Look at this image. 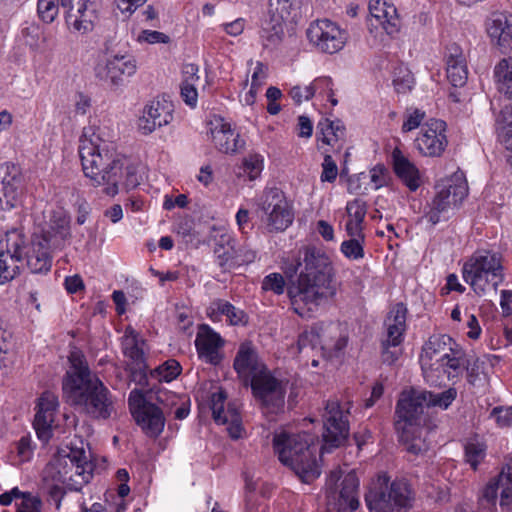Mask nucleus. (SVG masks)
I'll return each instance as SVG.
<instances>
[{
    "instance_id": "obj_1",
    "label": "nucleus",
    "mask_w": 512,
    "mask_h": 512,
    "mask_svg": "<svg viewBox=\"0 0 512 512\" xmlns=\"http://www.w3.org/2000/svg\"><path fill=\"white\" fill-rule=\"evenodd\" d=\"M70 216L63 209L51 212L48 221L35 228L30 242L22 229L0 235V285L16 278L24 264L32 273H47L53 253L62 250L71 237Z\"/></svg>"
},
{
    "instance_id": "obj_2",
    "label": "nucleus",
    "mask_w": 512,
    "mask_h": 512,
    "mask_svg": "<svg viewBox=\"0 0 512 512\" xmlns=\"http://www.w3.org/2000/svg\"><path fill=\"white\" fill-rule=\"evenodd\" d=\"M78 151L84 175L92 186L102 187L105 195L114 197L121 189L130 190L140 184L137 166L118 151L113 141L104 138L100 127L83 128Z\"/></svg>"
},
{
    "instance_id": "obj_3",
    "label": "nucleus",
    "mask_w": 512,
    "mask_h": 512,
    "mask_svg": "<svg viewBox=\"0 0 512 512\" xmlns=\"http://www.w3.org/2000/svg\"><path fill=\"white\" fill-rule=\"evenodd\" d=\"M303 263L304 268L297 279L288 286L282 274L273 272L263 278L261 288L275 295H282L287 288L293 311L301 317H309L335 293L332 286L333 268L325 254L313 249L305 251Z\"/></svg>"
},
{
    "instance_id": "obj_4",
    "label": "nucleus",
    "mask_w": 512,
    "mask_h": 512,
    "mask_svg": "<svg viewBox=\"0 0 512 512\" xmlns=\"http://www.w3.org/2000/svg\"><path fill=\"white\" fill-rule=\"evenodd\" d=\"M69 362L70 368L62 383L68 402L92 418H110L115 411L113 396L103 382L91 373L84 355L77 350L71 351Z\"/></svg>"
},
{
    "instance_id": "obj_5",
    "label": "nucleus",
    "mask_w": 512,
    "mask_h": 512,
    "mask_svg": "<svg viewBox=\"0 0 512 512\" xmlns=\"http://www.w3.org/2000/svg\"><path fill=\"white\" fill-rule=\"evenodd\" d=\"M422 374L427 384L443 385V377L449 381L460 378L467 369L465 353L446 334L432 335L422 347L419 358Z\"/></svg>"
},
{
    "instance_id": "obj_6",
    "label": "nucleus",
    "mask_w": 512,
    "mask_h": 512,
    "mask_svg": "<svg viewBox=\"0 0 512 512\" xmlns=\"http://www.w3.org/2000/svg\"><path fill=\"white\" fill-rule=\"evenodd\" d=\"M273 447L280 462L290 467L304 483H310L320 476L316 447L309 434L280 431L273 437Z\"/></svg>"
},
{
    "instance_id": "obj_7",
    "label": "nucleus",
    "mask_w": 512,
    "mask_h": 512,
    "mask_svg": "<svg viewBox=\"0 0 512 512\" xmlns=\"http://www.w3.org/2000/svg\"><path fill=\"white\" fill-rule=\"evenodd\" d=\"M464 281L481 296L488 291H497L505 280L504 257L501 252L492 249H479L464 263L462 268Z\"/></svg>"
},
{
    "instance_id": "obj_8",
    "label": "nucleus",
    "mask_w": 512,
    "mask_h": 512,
    "mask_svg": "<svg viewBox=\"0 0 512 512\" xmlns=\"http://www.w3.org/2000/svg\"><path fill=\"white\" fill-rule=\"evenodd\" d=\"M413 495L404 480L390 482L386 473H380L365 494L370 512H407L412 507Z\"/></svg>"
},
{
    "instance_id": "obj_9",
    "label": "nucleus",
    "mask_w": 512,
    "mask_h": 512,
    "mask_svg": "<svg viewBox=\"0 0 512 512\" xmlns=\"http://www.w3.org/2000/svg\"><path fill=\"white\" fill-rule=\"evenodd\" d=\"M49 469L57 482L66 484L70 490L78 491L92 477V465L83 449L71 448L69 452L62 451L50 463Z\"/></svg>"
},
{
    "instance_id": "obj_10",
    "label": "nucleus",
    "mask_w": 512,
    "mask_h": 512,
    "mask_svg": "<svg viewBox=\"0 0 512 512\" xmlns=\"http://www.w3.org/2000/svg\"><path fill=\"white\" fill-rule=\"evenodd\" d=\"M255 203L258 217L268 232H282L293 223L292 208L279 188H265Z\"/></svg>"
},
{
    "instance_id": "obj_11",
    "label": "nucleus",
    "mask_w": 512,
    "mask_h": 512,
    "mask_svg": "<svg viewBox=\"0 0 512 512\" xmlns=\"http://www.w3.org/2000/svg\"><path fill=\"white\" fill-rule=\"evenodd\" d=\"M468 194V186L463 174L456 173L446 180L433 198L424 219L432 226L449 218V212L462 203Z\"/></svg>"
},
{
    "instance_id": "obj_12",
    "label": "nucleus",
    "mask_w": 512,
    "mask_h": 512,
    "mask_svg": "<svg viewBox=\"0 0 512 512\" xmlns=\"http://www.w3.org/2000/svg\"><path fill=\"white\" fill-rule=\"evenodd\" d=\"M341 478V471L330 472L327 480V510L328 512H353L358 509L359 479L355 471L348 472L341 482V489L336 490V483Z\"/></svg>"
},
{
    "instance_id": "obj_13",
    "label": "nucleus",
    "mask_w": 512,
    "mask_h": 512,
    "mask_svg": "<svg viewBox=\"0 0 512 512\" xmlns=\"http://www.w3.org/2000/svg\"><path fill=\"white\" fill-rule=\"evenodd\" d=\"M253 396L270 412H277L284 406L287 381L276 372L264 369L248 382Z\"/></svg>"
},
{
    "instance_id": "obj_14",
    "label": "nucleus",
    "mask_w": 512,
    "mask_h": 512,
    "mask_svg": "<svg viewBox=\"0 0 512 512\" xmlns=\"http://www.w3.org/2000/svg\"><path fill=\"white\" fill-rule=\"evenodd\" d=\"M128 403L137 424L147 436L157 437L162 433L165 426L163 411L157 405L147 401L141 390H132Z\"/></svg>"
},
{
    "instance_id": "obj_15",
    "label": "nucleus",
    "mask_w": 512,
    "mask_h": 512,
    "mask_svg": "<svg viewBox=\"0 0 512 512\" xmlns=\"http://www.w3.org/2000/svg\"><path fill=\"white\" fill-rule=\"evenodd\" d=\"M65 23L72 33L85 35L93 31L99 20V4L96 0H61Z\"/></svg>"
},
{
    "instance_id": "obj_16",
    "label": "nucleus",
    "mask_w": 512,
    "mask_h": 512,
    "mask_svg": "<svg viewBox=\"0 0 512 512\" xmlns=\"http://www.w3.org/2000/svg\"><path fill=\"white\" fill-rule=\"evenodd\" d=\"M306 35L310 44L320 52L328 54L342 50L348 40L346 30L329 19H318L312 22Z\"/></svg>"
},
{
    "instance_id": "obj_17",
    "label": "nucleus",
    "mask_w": 512,
    "mask_h": 512,
    "mask_svg": "<svg viewBox=\"0 0 512 512\" xmlns=\"http://www.w3.org/2000/svg\"><path fill=\"white\" fill-rule=\"evenodd\" d=\"M368 27L379 43L385 41V35L393 36L399 32L400 20L396 7L386 0H370Z\"/></svg>"
},
{
    "instance_id": "obj_18",
    "label": "nucleus",
    "mask_w": 512,
    "mask_h": 512,
    "mask_svg": "<svg viewBox=\"0 0 512 512\" xmlns=\"http://www.w3.org/2000/svg\"><path fill=\"white\" fill-rule=\"evenodd\" d=\"M348 413L349 407H342L337 400L327 402L323 415V440L325 445L322 447V453L327 451V446L331 448L338 447L347 438L349 434Z\"/></svg>"
},
{
    "instance_id": "obj_19",
    "label": "nucleus",
    "mask_w": 512,
    "mask_h": 512,
    "mask_svg": "<svg viewBox=\"0 0 512 512\" xmlns=\"http://www.w3.org/2000/svg\"><path fill=\"white\" fill-rule=\"evenodd\" d=\"M406 308L402 303L396 304L389 312L386 320V338L382 341L383 362L393 364L400 355L398 348L403 341L406 330Z\"/></svg>"
},
{
    "instance_id": "obj_20",
    "label": "nucleus",
    "mask_w": 512,
    "mask_h": 512,
    "mask_svg": "<svg viewBox=\"0 0 512 512\" xmlns=\"http://www.w3.org/2000/svg\"><path fill=\"white\" fill-rule=\"evenodd\" d=\"M447 145L446 123L439 119H430L425 122L415 139L417 150L426 157L441 156Z\"/></svg>"
},
{
    "instance_id": "obj_21",
    "label": "nucleus",
    "mask_w": 512,
    "mask_h": 512,
    "mask_svg": "<svg viewBox=\"0 0 512 512\" xmlns=\"http://www.w3.org/2000/svg\"><path fill=\"white\" fill-rule=\"evenodd\" d=\"M226 398V393L221 389L212 393L210 398L212 416L216 423L227 425V431L231 438L239 439L242 433L239 407L235 402H229L226 405Z\"/></svg>"
},
{
    "instance_id": "obj_22",
    "label": "nucleus",
    "mask_w": 512,
    "mask_h": 512,
    "mask_svg": "<svg viewBox=\"0 0 512 512\" xmlns=\"http://www.w3.org/2000/svg\"><path fill=\"white\" fill-rule=\"evenodd\" d=\"M22 193L23 179L19 167L9 163L0 164V211L18 206Z\"/></svg>"
},
{
    "instance_id": "obj_23",
    "label": "nucleus",
    "mask_w": 512,
    "mask_h": 512,
    "mask_svg": "<svg viewBox=\"0 0 512 512\" xmlns=\"http://www.w3.org/2000/svg\"><path fill=\"white\" fill-rule=\"evenodd\" d=\"M58 408V397L54 393L45 391L41 394L34 419V428L39 439L47 441L52 436V431L57 428Z\"/></svg>"
},
{
    "instance_id": "obj_24",
    "label": "nucleus",
    "mask_w": 512,
    "mask_h": 512,
    "mask_svg": "<svg viewBox=\"0 0 512 512\" xmlns=\"http://www.w3.org/2000/svg\"><path fill=\"white\" fill-rule=\"evenodd\" d=\"M208 129L215 148L225 154H234L245 146L239 133L222 117L215 116L208 122Z\"/></svg>"
},
{
    "instance_id": "obj_25",
    "label": "nucleus",
    "mask_w": 512,
    "mask_h": 512,
    "mask_svg": "<svg viewBox=\"0 0 512 512\" xmlns=\"http://www.w3.org/2000/svg\"><path fill=\"white\" fill-rule=\"evenodd\" d=\"M173 104L165 99L150 101L143 109L138 120V128L149 135L157 128L168 125L173 119Z\"/></svg>"
},
{
    "instance_id": "obj_26",
    "label": "nucleus",
    "mask_w": 512,
    "mask_h": 512,
    "mask_svg": "<svg viewBox=\"0 0 512 512\" xmlns=\"http://www.w3.org/2000/svg\"><path fill=\"white\" fill-rule=\"evenodd\" d=\"M233 367L246 385L254 376L267 368L259 358L256 347L249 341L240 344Z\"/></svg>"
},
{
    "instance_id": "obj_27",
    "label": "nucleus",
    "mask_w": 512,
    "mask_h": 512,
    "mask_svg": "<svg viewBox=\"0 0 512 512\" xmlns=\"http://www.w3.org/2000/svg\"><path fill=\"white\" fill-rule=\"evenodd\" d=\"M224 341L220 334L209 325L201 324L198 328L195 346L200 359L206 363L217 365L221 361L220 349Z\"/></svg>"
},
{
    "instance_id": "obj_28",
    "label": "nucleus",
    "mask_w": 512,
    "mask_h": 512,
    "mask_svg": "<svg viewBox=\"0 0 512 512\" xmlns=\"http://www.w3.org/2000/svg\"><path fill=\"white\" fill-rule=\"evenodd\" d=\"M105 75L102 76L113 86H120L124 82V77H131L137 71V61L135 57L128 53L111 54L106 59Z\"/></svg>"
},
{
    "instance_id": "obj_29",
    "label": "nucleus",
    "mask_w": 512,
    "mask_h": 512,
    "mask_svg": "<svg viewBox=\"0 0 512 512\" xmlns=\"http://www.w3.org/2000/svg\"><path fill=\"white\" fill-rule=\"evenodd\" d=\"M323 325H316L309 331H304L298 337L297 351L300 353L304 348L311 346L315 348L320 346L322 350L327 351L329 356L337 355L347 345V338L339 336L336 340L323 338Z\"/></svg>"
},
{
    "instance_id": "obj_30",
    "label": "nucleus",
    "mask_w": 512,
    "mask_h": 512,
    "mask_svg": "<svg viewBox=\"0 0 512 512\" xmlns=\"http://www.w3.org/2000/svg\"><path fill=\"white\" fill-rule=\"evenodd\" d=\"M423 390L412 389L404 391L398 400L396 407L397 421H401L402 425H419V417L427 407V401L421 398Z\"/></svg>"
},
{
    "instance_id": "obj_31",
    "label": "nucleus",
    "mask_w": 512,
    "mask_h": 512,
    "mask_svg": "<svg viewBox=\"0 0 512 512\" xmlns=\"http://www.w3.org/2000/svg\"><path fill=\"white\" fill-rule=\"evenodd\" d=\"M395 175L411 192L416 191L422 184V178L417 166L403 152L395 148L391 154Z\"/></svg>"
},
{
    "instance_id": "obj_32",
    "label": "nucleus",
    "mask_w": 512,
    "mask_h": 512,
    "mask_svg": "<svg viewBox=\"0 0 512 512\" xmlns=\"http://www.w3.org/2000/svg\"><path fill=\"white\" fill-rule=\"evenodd\" d=\"M447 79L454 87H462L468 78L466 57L456 43L450 44L446 51Z\"/></svg>"
},
{
    "instance_id": "obj_33",
    "label": "nucleus",
    "mask_w": 512,
    "mask_h": 512,
    "mask_svg": "<svg viewBox=\"0 0 512 512\" xmlns=\"http://www.w3.org/2000/svg\"><path fill=\"white\" fill-rule=\"evenodd\" d=\"M487 33L502 49L512 47V14L507 12L492 13L487 21Z\"/></svg>"
},
{
    "instance_id": "obj_34",
    "label": "nucleus",
    "mask_w": 512,
    "mask_h": 512,
    "mask_svg": "<svg viewBox=\"0 0 512 512\" xmlns=\"http://www.w3.org/2000/svg\"><path fill=\"white\" fill-rule=\"evenodd\" d=\"M14 504L15 512H42V500L30 491H22L19 487H13L0 495V505Z\"/></svg>"
},
{
    "instance_id": "obj_35",
    "label": "nucleus",
    "mask_w": 512,
    "mask_h": 512,
    "mask_svg": "<svg viewBox=\"0 0 512 512\" xmlns=\"http://www.w3.org/2000/svg\"><path fill=\"white\" fill-rule=\"evenodd\" d=\"M145 346L146 342L143 337L131 326H128L121 339L122 352L141 371L148 368L145 360Z\"/></svg>"
},
{
    "instance_id": "obj_36",
    "label": "nucleus",
    "mask_w": 512,
    "mask_h": 512,
    "mask_svg": "<svg viewBox=\"0 0 512 512\" xmlns=\"http://www.w3.org/2000/svg\"><path fill=\"white\" fill-rule=\"evenodd\" d=\"M396 430L399 433V440L405 445L408 452L418 455L429 449L425 435L427 431L420 425H402L401 421H396Z\"/></svg>"
},
{
    "instance_id": "obj_37",
    "label": "nucleus",
    "mask_w": 512,
    "mask_h": 512,
    "mask_svg": "<svg viewBox=\"0 0 512 512\" xmlns=\"http://www.w3.org/2000/svg\"><path fill=\"white\" fill-rule=\"evenodd\" d=\"M348 220L346 231L349 236H360L363 233V222L367 212L366 203L361 199L349 201L346 205Z\"/></svg>"
},
{
    "instance_id": "obj_38",
    "label": "nucleus",
    "mask_w": 512,
    "mask_h": 512,
    "mask_svg": "<svg viewBox=\"0 0 512 512\" xmlns=\"http://www.w3.org/2000/svg\"><path fill=\"white\" fill-rule=\"evenodd\" d=\"M226 316L227 320L232 325H238L244 321V312L230 302L222 299L213 301L209 307V316L215 320L220 316Z\"/></svg>"
},
{
    "instance_id": "obj_39",
    "label": "nucleus",
    "mask_w": 512,
    "mask_h": 512,
    "mask_svg": "<svg viewBox=\"0 0 512 512\" xmlns=\"http://www.w3.org/2000/svg\"><path fill=\"white\" fill-rule=\"evenodd\" d=\"M299 4L300 0H270V12L275 22L274 28L280 26L281 22L294 18Z\"/></svg>"
},
{
    "instance_id": "obj_40",
    "label": "nucleus",
    "mask_w": 512,
    "mask_h": 512,
    "mask_svg": "<svg viewBox=\"0 0 512 512\" xmlns=\"http://www.w3.org/2000/svg\"><path fill=\"white\" fill-rule=\"evenodd\" d=\"M487 445L478 438H470L464 445L465 461L474 470L477 469L486 457Z\"/></svg>"
},
{
    "instance_id": "obj_41",
    "label": "nucleus",
    "mask_w": 512,
    "mask_h": 512,
    "mask_svg": "<svg viewBox=\"0 0 512 512\" xmlns=\"http://www.w3.org/2000/svg\"><path fill=\"white\" fill-rule=\"evenodd\" d=\"M317 128L322 136L321 141L327 145L333 146L345 136V128L338 120L323 119L318 123Z\"/></svg>"
},
{
    "instance_id": "obj_42",
    "label": "nucleus",
    "mask_w": 512,
    "mask_h": 512,
    "mask_svg": "<svg viewBox=\"0 0 512 512\" xmlns=\"http://www.w3.org/2000/svg\"><path fill=\"white\" fill-rule=\"evenodd\" d=\"M420 395V399L427 401V407H437L446 410L457 398V390L454 387H450L441 393L423 390Z\"/></svg>"
},
{
    "instance_id": "obj_43",
    "label": "nucleus",
    "mask_w": 512,
    "mask_h": 512,
    "mask_svg": "<svg viewBox=\"0 0 512 512\" xmlns=\"http://www.w3.org/2000/svg\"><path fill=\"white\" fill-rule=\"evenodd\" d=\"M494 73L499 82V91L512 98V58L502 59L495 66Z\"/></svg>"
},
{
    "instance_id": "obj_44",
    "label": "nucleus",
    "mask_w": 512,
    "mask_h": 512,
    "mask_svg": "<svg viewBox=\"0 0 512 512\" xmlns=\"http://www.w3.org/2000/svg\"><path fill=\"white\" fill-rule=\"evenodd\" d=\"M212 239L214 241L215 258H220L223 265L226 264L227 258H224V249L236 244L234 235L225 228H213Z\"/></svg>"
},
{
    "instance_id": "obj_45",
    "label": "nucleus",
    "mask_w": 512,
    "mask_h": 512,
    "mask_svg": "<svg viewBox=\"0 0 512 512\" xmlns=\"http://www.w3.org/2000/svg\"><path fill=\"white\" fill-rule=\"evenodd\" d=\"M181 365L175 359H169L150 371L152 378L162 382H171L181 373Z\"/></svg>"
},
{
    "instance_id": "obj_46",
    "label": "nucleus",
    "mask_w": 512,
    "mask_h": 512,
    "mask_svg": "<svg viewBox=\"0 0 512 512\" xmlns=\"http://www.w3.org/2000/svg\"><path fill=\"white\" fill-rule=\"evenodd\" d=\"M500 481V505L507 506L512 503V459L499 474Z\"/></svg>"
},
{
    "instance_id": "obj_47",
    "label": "nucleus",
    "mask_w": 512,
    "mask_h": 512,
    "mask_svg": "<svg viewBox=\"0 0 512 512\" xmlns=\"http://www.w3.org/2000/svg\"><path fill=\"white\" fill-rule=\"evenodd\" d=\"M264 161V156L256 152L249 153L244 157L242 162L243 171L249 180L254 181L260 177L264 169Z\"/></svg>"
},
{
    "instance_id": "obj_48",
    "label": "nucleus",
    "mask_w": 512,
    "mask_h": 512,
    "mask_svg": "<svg viewBox=\"0 0 512 512\" xmlns=\"http://www.w3.org/2000/svg\"><path fill=\"white\" fill-rule=\"evenodd\" d=\"M349 240L343 241L340 247L341 252L350 260H359L364 257V234L360 236H350Z\"/></svg>"
},
{
    "instance_id": "obj_49",
    "label": "nucleus",
    "mask_w": 512,
    "mask_h": 512,
    "mask_svg": "<svg viewBox=\"0 0 512 512\" xmlns=\"http://www.w3.org/2000/svg\"><path fill=\"white\" fill-rule=\"evenodd\" d=\"M157 399L161 403L169 402L171 406L177 405L180 402V406L175 410V418L183 420L189 415L190 408L187 401L176 394L171 392H159Z\"/></svg>"
},
{
    "instance_id": "obj_50",
    "label": "nucleus",
    "mask_w": 512,
    "mask_h": 512,
    "mask_svg": "<svg viewBox=\"0 0 512 512\" xmlns=\"http://www.w3.org/2000/svg\"><path fill=\"white\" fill-rule=\"evenodd\" d=\"M59 5L61 0H38L37 12L40 19L47 24L52 23L58 16Z\"/></svg>"
},
{
    "instance_id": "obj_51",
    "label": "nucleus",
    "mask_w": 512,
    "mask_h": 512,
    "mask_svg": "<svg viewBox=\"0 0 512 512\" xmlns=\"http://www.w3.org/2000/svg\"><path fill=\"white\" fill-rule=\"evenodd\" d=\"M21 36L26 45L31 48H38L45 41L44 33L41 27L35 23H31L22 28Z\"/></svg>"
},
{
    "instance_id": "obj_52",
    "label": "nucleus",
    "mask_w": 512,
    "mask_h": 512,
    "mask_svg": "<svg viewBox=\"0 0 512 512\" xmlns=\"http://www.w3.org/2000/svg\"><path fill=\"white\" fill-rule=\"evenodd\" d=\"M425 111L418 108H409L404 115L401 130L403 133L411 132L421 126L425 120Z\"/></svg>"
},
{
    "instance_id": "obj_53",
    "label": "nucleus",
    "mask_w": 512,
    "mask_h": 512,
    "mask_svg": "<svg viewBox=\"0 0 512 512\" xmlns=\"http://www.w3.org/2000/svg\"><path fill=\"white\" fill-rule=\"evenodd\" d=\"M310 92H312V97L315 94H319L322 96H326L328 99H330L331 104L335 106L337 104V100L332 98V80L329 77H319L316 78L312 83L309 85Z\"/></svg>"
},
{
    "instance_id": "obj_54",
    "label": "nucleus",
    "mask_w": 512,
    "mask_h": 512,
    "mask_svg": "<svg viewBox=\"0 0 512 512\" xmlns=\"http://www.w3.org/2000/svg\"><path fill=\"white\" fill-rule=\"evenodd\" d=\"M170 40L167 34L149 29L140 31L136 36V41L139 44H168Z\"/></svg>"
},
{
    "instance_id": "obj_55",
    "label": "nucleus",
    "mask_w": 512,
    "mask_h": 512,
    "mask_svg": "<svg viewBox=\"0 0 512 512\" xmlns=\"http://www.w3.org/2000/svg\"><path fill=\"white\" fill-rule=\"evenodd\" d=\"M370 183L374 190H378L386 186L390 180V174L388 169L382 165H375L369 170Z\"/></svg>"
},
{
    "instance_id": "obj_56",
    "label": "nucleus",
    "mask_w": 512,
    "mask_h": 512,
    "mask_svg": "<svg viewBox=\"0 0 512 512\" xmlns=\"http://www.w3.org/2000/svg\"><path fill=\"white\" fill-rule=\"evenodd\" d=\"M496 125L499 132L501 128L512 126V98L505 96L502 101L501 110L496 116Z\"/></svg>"
},
{
    "instance_id": "obj_57",
    "label": "nucleus",
    "mask_w": 512,
    "mask_h": 512,
    "mask_svg": "<svg viewBox=\"0 0 512 512\" xmlns=\"http://www.w3.org/2000/svg\"><path fill=\"white\" fill-rule=\"evenodd\" d=\"M16 452L19 463L29 461L33 455L32 441L29 436H23L16 443Z\"/></svg>"
},
{
    "instance_id": "obj_58",
    "label": "nucleus",
    "mask_w": 512,
    "mask_h": 512,
    "mask_svg": "<svg viewBox=\"0 0 512 512\" xmlns=\"http://www.w3.org/2000/svg\"><path fill=\"white\" fill-rule=\"evenodd\" d=\"M195 84L196 83L191 82L188 78L183 80L181 84V96L184 102L190 107H195L198 101V92Z\"/></svg>"
},
{
    "instance_id": "obj_59",
    "label": "nucleus",
    "mask_w": 512,
    "mask_h": 512,
    "mask_svg": "<svg viewBox=\"0 0 512 512\" xmlns=\"http://www.w3.org/2000/svg\"><path fill=\"white\" fill-rule=\"evenodd\" d=\"M256 255V252L248 246L244 245L237 247L234 258V269L241 265H247L254 262Z\"/></svg>"
},
{
    "instance_id": "obj_60",
    "label": "nucleus",
    "mask_w": 512,
    "mask_h": 512,
    "mask_svg": "<svg viewBox=\"0 0 512 512\" xmlns=\"http://www.w3.org/2000/svg\"><path fill=\"white\" fill-rule=\"evenodd\" d=\"M338 168L332 156L325 155L322 163L321 181L333 182L337 178Z\"/></svg>"
},
{
    "instance_id": "obj_61",
    "label": "nucleus",
    "mask_w": 512,
    "mask_h": 512,
    "mask_svg": "<svg viewBox=\"0 0 512 512\" xmlns=\"http://www.w3.org/2000/svg\"><path fill=\"white\" fill-rule=\"evenodd\" d=\"M490 416L495 419L499 427H508L512 425V406L495 407L491 411Z\"/></svg>"
},
{
    "instance_id": "obj_62",
    "label": "nucleus",
    "mask_w": 512,
    "mask_h": 512,
    "mask_svg": "<svg viewBox=\"0 0 512 512\" xmlns=\"http://www.w3.org/2000/svg\"><path fill=\"white\" fill-rule=\"evenodd\" d=\"M499 490L501 491L499 475H498L497 477L491 479L487 483V485L485 486V488L483 490L482 496L488 503L495 504Z\"/></svg>"
},
{
    "instance_id": "obj_63",
    "label": "nucleus",
    "mask_w": 512,
    "mask_h": 512,
    "mask_svg": "<svg viewBox=\"0 0 512 512\" xmlns=\"http://www.w3.org/2000/svg\"><path fill=\"white\" fill-rule=\"evenodd\" d=\"M393 84L398 93H406L412 89L414 79L409 72H406L402 77H395Z\"/></svg>"
},
{
    "instance_id": "obj_64",
    "label": "nucleus",
    "mask_w": 512,
    "mask_h": 512,
    "mask_svg": "<svg viewBox=\"0 0 512 512\" xmlns=\"http://www.w3.org/2000/svg\"><path fill=\"white\" fill-rule=\"evenodd\" d=\"M297 135L301 138H310L313 133L312 121L304 115L298 117V123L296 126Z\"/></svg>"
}]
</instances>
